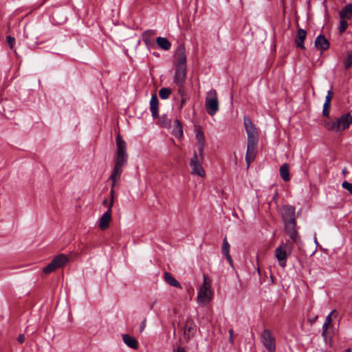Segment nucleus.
Returning a JSON list of instances; mask_svg holds the SVG:
<instances>
[{
  "label": "nucleus",
  "instance_id": "nucleus-45",
  "mask_svg": "<svg viewBox=\"0 0 352 352\" xmlns=\"http://www.w3.org/2000/svg\"><path fill=\"white\" fill-rule=\"evenodd\" d=\"M317 318H318V316H315L314 318L310 319V320H309V321H310V322H311V324H313V323H314V322H316V320H317Z\"/></svg>",
  "mask_w": 352,
  "mask_h": 352
},
{
  "label": "nucleus",
  "instance_id": "nucleus-35",
  "mask_svg": "<svg viewBox=\"0 0 352 352\" xmlns=\"http://www.w3.org/2000/svg\"><path fill=\"white\" fill-rule=\"evenodd\" d=\"M329 325V324L327 323V322H324L322 325V336L324 340H326L327 337V330H328Z\"/></svg>",
  "mask_w": 352,
  "mask_h": 352
},
{
  "label": "nucleus",
  "instance_id": "nucleus-5",
  "mask_svg": "<svg viewBox=\"0 0 352 352\" xmlns=\"http://www.w3.org/2000/svg\"><path fill=\"white\" fill-rule=\"evenodd\" d=\"M292 248V243L289 240H287L285 243L279 245L275 250L276 258L283 268L287 265V258L290 255Z\"/></svg>",
  "mask_w": 352,
  "mask_h": 352
},
{
  "label": "nucleus",
  "instance_id": "nucleus-9",
  "mask_svg": "<svg viewBox=\"0 0 352 352\" xmlns=\"http://www.w3.org/2000/svg\"><path fill=\"white\" fill-rule=\"evenodd\" d=\"M186 47L184 43L178 45L175 54V67H187Z\"/></svg>",
  "mask_w": 352,
  "mask_h": 352
},
{
  "label": "nucleus",
  "instance_id": "nucleus-14",
  "mask_svg": "<svg viewBox=\"0 0 352 352\" xmlns=\"http://www.w3.org/2000/svg\"><path fill=\"white\" fill-rule=\"evenodd\" d=\"M196 140L197 142L199 156L201 161L204 160V151L205 146V135L200 127L196 129Z\"/></svg>",
  "mask_w": 352,
  "mask_h": 352
},
{
  "label": "nucleus",
  "instance_id": "nucleus-29",
  "mask_svg": "<svg viewBox=\"0 0 352 352\" xmlns=\"http://www.w3.org/2000/svg\"><path fill=\"white\" fill-rule=\"evenodd\" d=\"M172 93V90L170 88L163 87L159 91V96L161 99L165 100L169 98Z\"/></svg>",
  "mask_w": 352,
  "mask_h": 352
},
{
  "label": "nucleus",
  "instance_id": "nucleus-1",
  "mask_svg": "<svg viewBox=\"0 0 352 352\" xmlns=\"http://www.w3.org/2000/svg\"><path fill=\"white\" fill-rule=\"evenodd\" d=\"M128 154L126 152V143L122 139V135L118 133L116 136V153L115 157V164L111 174L109 178L112 182L110 197L114 198V188L121 177L123 172L122 167L127 164Z\"/></svg>",
  "mask_w": 352,
  "mask_h": 352
},
{
  "label": "nucleus",
  "instance_id": "nucleus-49",
  "mask_svg": "<svg viewBox=\"0 0 352 352\" xmlns=\"http://www.w3.org/2000/svg\"><path fill=\"white\" fill-rule=\"evenodd\" d=\"M346 173H347V172H346V168H344V169L342 170V173H343V174H346Z\"/></svg>",
  "mask_w": 352,
  "mask_h": 352
},
{
  "label": "nucleus",
  "instance_id": "nucleus-33",
  "mask_svg": "<svg viewBox=\"0 0 352 352\" xmlns=\"http://www.w3.org/2000/svg\"><path fill=\"white\" fill-rule=\"evenodd\" d=\"M6 40H7L9 47L11 49H12L15 44V38L13 36L8 35L6 36Z\"/></svg>",
  "mask_w": 352,
  "mask_h": 352
},
{
  "label": "nucleus",
  "instance_id": "nucleus-26",
  "mask_svg": "<svg viewBox=\"0 0 352 352\" xmlns=\"http://www.w3.org/2000/svg\"><path fill=\"white\" fill-rule=\"evenodd\" d=\"M280 175L282 179L285 182H288L290 180L289 166L287 163L283 164L280 167Z\"/></svg>",
  "mask_w": 352,
  "mask_h": 352
},
{
  "label": "nucleus",
  "instance_id": "nucleus-46",
  "mask_svg": "<svg viewBox=\"0 0 352 352\" xmlns=\"http://www.w3.org/2000/svg\"><path fill=\"white\" fill-rule=\"evenodd\" d=\"M27 30H28V26L25 25V28H24V34H25L26 37L28 38V33L27 32Z\"/></svg>",
  "mask_w": 352,
  "mask_h": 352
},
{
  "label": "nucleus",
  "instance_id": "nucleus-43",
  "mask_svg": "<svg viewBox=\"0 0 352 352\" xmlns=\"http://www.w3.org/2000/svg\"><path fill=\"white\" fill-rule=\"evenodd\" d=\"M193 330V328L192 327H186V331H188V333H190Z\"/></svg>",
  "mask_w": 352,
  "mask_h": 352
},
{
  "label": "nucleus",
  "instance_id": "nucleus-41",
  "mask_svg": "<svg viewBox=\"0 0 352 352\" xmlns=\"http://www.w3.org/2000/svg\"><path fill=\"white\" fill-rule=\"evenodd\" d=\"M277 199H278V193L276 192V194L273 196V197L272 199V201H274V202H276L277 201Z\"/></svg>",
  "mask_w": 352,
  "mask_h": 352
},
{
  "label": "nucleus",
  "instance_id": "nucleus-36",
  "mask_svg": "<svg viewBox=\"0 0 352 352\" xmlns=\"http://www.w3.org/2000/svg\"><path fill=\"white\" fill-rule=\"evenodd\" d=\"M336 312V310H333L327 317H326V319H325V322H327V323H329L330 324L332 321V318H331V316L333 313Z\"/></svg>",
  "mask_w": 352,
  "mask_h": 352
},
{
  "label": "nucleus",
  "instance_id": "nucleus-23",
  "mask_svg": "<svg viewBox=\"0 0 352 352\" xmlns=\"http://www.w3.org/2000/svg\"><path fill=\"white\" fill-rule=\"evenodd\" d=\"M165 281L170 286L182 289L181 284L173 276L170 272H166L164 274Z\"/></svg>",
  "mask_w": 352,
  "mask_h": 352
},
{
  "label": "nucleus",
  "instance_id": "nucleus-17",
  "mask_svg": "<svg viewBox=\"0 0 352 352\" xmlns=\"http://www.w3.org/2000/svg\"><path fill=\"white\" fill-rule=\"evenodd\" d=\"M150 109L154 119L159 118V100L155 94L151 96L150 100Z\"/></svg>",
  "mask_w": 352,
  "mask_h": 352
},
{
  "label": "nucleus",
  "instance_id": "nucleus-22",
  "mask_svg": "<svg viewBox=\"0 0 352 352\" xmlns=\"http://www.w3.org/2000/svg\"><path fill=\"white\" fill-rule=\"evenodd\" d=\"M172 134L177 138H182L183 136V126L182 122L178 119L174 121L173 129L172 131Z\"/></svg>",
  "mask_w": 352,
  "mask_h": 352
},
{
  "label": "nucleus",
  "instance_id": "nucleus-6",
  "mask_svg": "<svg viewBox=\"0 0 352 352\" xmlns=\"http://www.w3.org/2000/svg\"><path fill=\"white\" fill-rule=\"evenodd\" d=\"M69 261V257L64 254H59L56 256L52 261L43 269L45 274H49L56 269L64 267Z\"/></svg>",
  "mask_w": 352,
  "mask_h": 352
},
{
  "label": "nucleus",
  "instance_id": "nucleus-24",
  "mask_svg": "<svg viewBox=\"0 0 352 352\" xmlns=\"http://www.w3.org/2000/svg\"><path fill=\"white\" fill-rule=\"evenodd\" d=\"M156 34V31L154 30H147L144 31L142 34V41L145 43L146 45H150L153 40L152 38L154 35Z\"/></svg>",
  "mask_w": 352,
  "mask_h": 352
},
{
  "label": "nucleus",
  "instance_id": "nucleus-44",
  "mask_svg": "<svg viewBox=\"0 0 352 352\" xmlns=\"http://www.w3.org/2000/svg\"><path fill=\"white\" fill-rule=\"evenodd\" d=\"M174 352H185L184 349L181 348V347H178L177 349V350L174 351Z\"/></svg>",
  "mask_w": 352,
  "mask_h": 352
},
{
  "label": "nucleus",
  "instance_id": "nucleus-47",
  "mask_svg": "<svg viewBox=\"0 0 352 352\" xmlns=\"http://www.w3.org/2000/svg\"><path fill=\"white\" fill-rule=\"evenodd\" d=\"M344 352H351V349L348 348V349H345Z\"/></svg>",
  "mask_w": 352,
  "mask_h": 352
},
{
  "label": "nucleus",
  "instance_id": "nucleus-18",
  "mask_svg": "<svg viewBox=\"0 0 352 352\" xmlns=\"http://www.w3.org/2000/svg\"><path fill=\"white\" fill-rule=\"evenodd\" d=\"M306 36H307V32L305 30H303L302 28L298 29L297 36L295 38V41H294L297 47H299L302 50L305 49L304 42L306 38Z\"/></svg>",
  "mask_w": 352,
  "mask_h": 352
},
{
  "label": "nucleus",
  "instance_id": "nucleus-40",
  "mask_svg": "<svg viewBox=\"0 0 352 352\" xmlns=\"http://www.w3.org/2000/svg\"><path fill=\"white\" fill-rule=\"evenodd\" d=\"M333 87L331 86L330 90L328 91L327 96L333 97Z\"/></svg>",
  "mask_w": 352,
  "mask_h": 352
},
{
  "label": "nucleus",
  "instance_id": "nucleus-10",
  "mask_svg": "<svg viewBox=\"0 0 352 352\" xmlns=\"http://www.w3.org/2000/svg\"><path fill=\"white\" fill-rule=\"evenodd\" d=\"M114 202V198L110 197L108 210L102 215L99 220V227L101 230H106L109 227L111 221V208Z\"/></svg>",
  "mask_w": 352,
  "mask_h": 352
},
{
  "label": "nucleus",
  "instance_id": "nucleus-51",
  "mask_svg": "<svg viewBox=\"0 0 352 352\" xmlns=\"http://www.w3.org/2000/svg\"><path fill=\"white\" fill-rule=\"evenodd\" d=\"M257 271H258V272L259 274L260 273V268L259 267L257 268Z\"/></svg>",
  "mask_w": 352,
  "mask_h": 352
},
{
  "label": "nucleus",
  "instance_id": "nucleus-39",
  "mask_svg": "<svg viewBox=\"0 0 352 352\" xmlns=\"http://www.w3.org/2000/svg\"><path fill=\"white\" fill-rule=\"evenodd\" d=\"M331 99H332L331 96H326L325 101H324V104L331 105Z\"/></svg>",
  "mask_w": 352,
  "mask_h": 352
},
{
  "label": "nucleus",
  "instance_id": "nucleus-20",
  "mask_svg": "<svg viewBox=\"0 0 352 352\" xmlns=\"http://www.w3.org/2000/svg\"><path fill=\"white\" fill-rule=\"evenodd\" d=\"M339 16L342 19H351L352 18V3L346 5L339 12Z\"/></svg>",
  "mask_w": 352,
  "mask_h": 352
},
{
  "label": "nucleus",
  "instance_id": "nucleus-34",
  "mask_svg": "<svg viewBox=\"0 0 352 352\" xmlns=\"http://www.w3.org/2000/svg\"><path fill=\"white\" fill-rule=\"evenodd\" d=\"M342 186L343 188L347 190L351 195H352V183H349L346 181H344L342 184Z\"/></svg>",
  "mask_w": 352,
  "mask_h": 352
},
{
  "label": "nucleus",
  "instance_id": "nucleus-11",
  "mask_svg": "<svg viewBox=\"0 0 352 352\" xmlns=\"http://www.w3.org/2000/svg\"><path fill=\"white\" fill-rule=\"evenodd\" d=\"M186 75L187 67H175L173 81L179 89L184 88Z\"/></svg>",
  "mask_w": 352,
  "mask_h": 352
},
{
  "label": "nucleus",
  "instance_id": "nucleus-16",
  "mask_svg": "<svg viewBox=\"0 0 352 352\" xmlns=\"http://www.w3.org/2000/svg\"><path fill=\"white\" fill-rule=\"evenodd\" d=\"M314 45L317 49L322 51L328 50L330 47L329 41L321 34L316 37Z\"/></svg>",
  "mask_w": 352,
  "mask_h": 352
},
{
  "label": "nucleus",
  "instance_id": "nucleus-19",
  "mask_svg": "<svg viewBox=\"0 0 352 352\" xmlns=\"http://www.w3.org/2000/svg\"><path fill=\"white\" fill-rule=\"evenodd\" d=\"M230 245L227 240V237L225 236L223 240V244H222V254L225 255L226 259L229 262L230 265H232L233 260L232 258V256L230 254Z\"/></svg>",
  "mask_w": 352,
  "mask_h": 352
},
{
  "label": "nucleus",
  "instance_id": "nucleus-21",
  "mask_svg": "<svg viewBox=\"0 0 352 352\" xmlns=\"http://www.w3.org/2000/svg\"><path fill=\"white\" fill-rule=\"evenodd\" d=\"M123 341L125 344L133 349H137L138 348V342L134 337L124 334L123 335Z\"/></svg>",
  "mask_w": 352,
  "mask_h": 352
},
{
  "label": "nucleus",
  "instance_id": "nucleus-50",
  "mask_svg": "<svg viewBox=\"0 0 352 352\" xmlns=\"http://www.w3.org/2000/svg\"><path fill=\"white\" fill-rule=\"evenodd\" d=\"M230 340L231 342H232V341H233V337H232V335H231V336H230Z\"/></svg>",
  "mask_w": 352,
  "mask_h": 352
},
{
  "label": "nucleus",
  "instance_id": "nucleus-2",
  "mask_svg": "<svg viewBox=\"0 0 352 352\" xmlns=\"http://www.w3.org/2000/svg\"><path fill=\"white\" fill-rule=\"evenodd\" d=\"M243 124L248 136L245 162L249 166L256 157L259 136L258 129L250 116L243 117Z\"/></svg>",
  "mask_w": 352,
  "mask_h": 352
},
{
  "label": "nucleus",
  "instance_id": "nucleus-7",
  "mask_svg": "<svg viewBox=\"0 0 352 352\" xmlns=\"http://www.w3.org/2000/svg\"><path fill=\"white\" fill-rule=\"evenodd\" d=\"M260 341L267 352H276V338L270 329L263 330L260 335Z\"/></svg>",
  "mask_w": 352,
  "mask_h": 352
},
{
  "label": "nucleus",
  "instance_id": "nucleus-25",
  "mask_svg": "<svg viewBox=\"0 0 352 352\" xmlns=\"http://www.w3.org/2000/svg\"><path fill=\"white\" fill-rule=\"evenodd\" d=\"M156 43L162 50H168L170 49L171 43L167 38L159 36L156 38Z\"/></svg>",
  "mask_w": 352,
  "mask_h": 352
},
{
  "label": "nucleus",
  "instance_id": "nucleus-31",
  "mask_svg": "<svg viewBox=\"0 0 352 352\" xmlns=\"http://www.w3.org/2000/svg\"><path fill=\"white\" fill-rule=\"evenodd\" d=\"M346 20L347 19H342L340 20V25L338 28L339 33L340 34H342L343 32H344L348 28V23H347Z\"/></svg>",
  "mask_w": 352,
  "mask_h": 352
},
{
  "label": "nucleus",
  "instance_id": "nucleus-27",
  "mask_svg": "<svg viewBox=\"0 0 352 352\" xmlns=\"http://www.w3.org/2000/svg\"><path fill=\"white\" fill-rule=\"evenodd\" d=\"M158 124L165 129H168L171 126V120L166 115H162L158 118Z\"/></svg>",
  "mask_w": 352,
  "mask_h": 352
},
{
  "label": "nucleus",
  "instance_id": "nucleus-48",
  "mask_svg": "<svg viewBox=\"0 0 352 352\" xmlns=\"http://www.w3.org/2000/svg\"><path fill=\"white\" fill-rule=\"evenodd\" d=\"M229 333H230V336H231V335L232 336V334H233V330H232V329H230V330L229 331Z\"/></svg>",
  "mask_w": 352,
  "mask_h": 352
},
{
  "label": "nucleus",
  "instance_id": "nucleus-4",
  "mask_svg": "<svg viewBox=\"0 0 352 352\" xmlns=\"http://www.w3.org/2000/svg\"><path fill=\"white\" fill-rule=\"evenodd\" d=\"M213 292L211 288V280L206 274H204V283L199 290L197 300L203 305L208 304L212 299Z\"/></svg>",
  "mask_w": 352,
  "mask_h": 352
},
{
  "label": "nucleus",
  "instance_id": "nucleus-13",
  "mask_svg": "<svg viewBox=\"0 0 352 352\" xmlns=\"http://www.w3.org/2000/svg\"><path fill=\"white\" fill-rule=\"evenodd\" d=\"M206 109L210 116H214L219 110V102L214 92V97H207L206 99Z\"/></svg>",
  "mask_w": 352,
  "mask_h": 352
},
{
  "label": "nucleus",
  "instance_id": "nucleus-30",
  "mask_svg": "<svg viewBox=\"0 0 352 352\" xmlns=\"http://www.w3.org/2000/svg\"><path fill=\"white\" fill-rule=\"evenodd\" d=\"M178 93L181 96L182 98H181V102H180V105H179V109H182L184 105L185 104V103L186 102V100H187V98L186 96V94H185V92H184V88L182 89H178Z\"/></svg>",
  "mask_w": 352,
  "mask_h": 352
},
{
  "label": "nucleus",
  "instance_id": "nucleus-12",
  "mask_svg": "<svg viewBox=\"0 0 352 352\" xmlns=\"http://www.w3.org/2000/svg\"><path fill=\"white\" fill-rule=\"evenodd\" d=\"M190 166L192 168L191 173L192 175H197L202 177L206 175L205 170L195 151L194 152L193 157L190 160Z\"/></svg>",
  "mask_w": 352,
  "mask_h": 352
},
{
  "label": "nucleus",
  "instance_id": "nucleus-38",
  "mask_svg": "<svg viewBox=\"0 0 352 352\" xmlns=\"http://www.w3.org/2000/svg\"><path fill=\"white\" fill-rule=\"evenodd\" d=\"M17 341L20 344L23 343L25 341V336L23 334H20L17 338Z\"/></svg>",
  "mask_w": 352,
  "mask_h": 352
},
{
  "label": "nucleus",
  "instance_id": "nucleus-42",
  "mask_svg": "<svg viewBox=\"0 0 352 352\" xmlns=\"http://www.w3.org/2000/svg\"><path fill=\"white\" fill-rule=\"evenodd\" d=\"M109 201H108L107 199H104L102 201V205L109 208Z\"/></svg>",
  "mask_w": 352,
  "mask_h": 352
},
{
  "label": "nucleus",
  "instance_id": "nucleus-8",
  "mask_svg": "<svg viewBox=\"0 0 352 352\" xmlns=\"http://www.w3.org/2000/svg\"><path fill=\"white\" fill-rule=\"evenodd\" d=\"M284 229L294 243L299 244L300 243L301 239L298 232L296 220L292 219L287 222H284Z\"/></svg>",
  "mask_w": 352,
  "mask_h": 352
},
{
  "label": "nucleus",
  "instance_id": "nucleus-37",
  "mask_svg": "<svg viewBox=\"0 0 352 352\" xmlns=\"http://www.w3.org/2000/svg\"><path fill=\"white\" fill-rule=\"evenodd\" d=\"M146 319L144 318L143 320V321L142 322L140 327V333H142L144 330L145 327H146Z\"/></svg>",
  "mask_w": 352,
  "mask_h": 352
},
{
  "label": "nucleus",
  "instance_id": "nucleus-15",
  "mask_svg": "<svg viewBox=\"0 0 352 352\" xmlns=\"http://www.w3.org/2000/svg\"><path fill=\"white\" fill-rule=\"evenodd\" d=\"M283 212L282 214V219L284 222H287L290 219L296 220L295 212L296 208L294 206L284 205L283 206Z\"/></svg>",
  "mask_w": 352,
  "mask_h": 352
},
{
  "label": "nucleus",
  "instance_id": "nucleus-28",
  "mask_svg": "<svg viewBox=\"0 0 352 352\" xmlns=\"http://www.w3.org/2000/svg\"><path fill=\"white\" fill-rule=\"evenodd\" d=\"M344 67L345 69H349L352 65V50L349 51L346 54V56L343 60Z\"/></svg>",
  "mask_w": 352,
  "mask_h": 352
},
{
  "label": "nucleus",
  "instance_id": "nucleus-32",
  "mask_svg": "<svg viewBox=\"0 0 352 352\" xmlns=\"http://www.w3.org/2000/svg\"><path fill=\"white\" fill-rule=\"evenodd\" d=\"M331 105L324 104L323 105L322 116L327 118L329 117Z\"/></svg>",
  "mask_w": 352,
  "mask_h": 352
},
{
  "label": "nucleus",
  "instance_id": "nucleus-3",
  "mask_svg": "<svg viewBox=\"0 0 352 352\" xmlns=\"http://www.w3.org/2000/svg\"><path fill=\"white\" fill-rule=\"evenodd\" d=\"M352 124V115L351 113L342 114L336 121H324V128L330 131L342 132L348 129Z\"/></svg>",
  "mask_w": 352,
  "mask_h": 352
}]
</instances>
